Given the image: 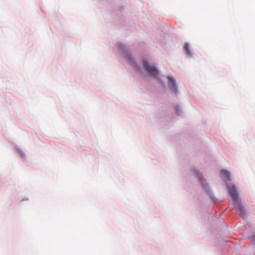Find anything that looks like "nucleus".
<instances>
[{
	"label": "nucleus",
	"instance_id": "f257e3e1",
	"mask_svg": "<svg viewBox=\"0 0 255 255\" xmlns=\"http://www.w3.org/2000/svg\"><path fill=\"white\" fill-rule=\"evenodd\" d=\"M143 66L144 69L152 76L154 78L157 79L158 75V71L154 66H150L148 62L144 60L143 62Z\"/></svg>",
	"mask_w": 255,
	"mask_h": 255
},
{
	"label": "nucleus",
	"instance_id": "f03ea898",
	"mask_svg": "<svg viewBox=\"0 0 255 255\" xmlns=\"http://www.w3.org/2000/svg\"><path fill=\"white\" fill-rule=\"evenodd\" d=\"M234 205L237 213L242 217L244 216L246 214V212L240 201L238 200L237 201L234 202Z\"/></svg>",
	"mask_w": 255,
	"mask_h": 255
},
{
	"label": "nucleus",
	"instance_id": "7ed1b4c3",
	"mask_svg": "<svg viewBox=\"0 0 255 255\" xmlns=\"http://www.w3.org/2000/svg\"><path fill=\"white\" fill-rule=\"evenodd\" d=\"M167 78L168 80V86L170 90L175 94H176L177 92V90L176 86L175 80L174 79L173 77L171 76H168Z\"/></svg>",
	"mask_w": 255,
	"mask_h": 255
},
{
	"label": "nucleus",
	"instance_id": "20e7f679",
	"mask_svg": "<svg viewBox=\"0 0 255 255\" xmlns=\"http://www.w3.org/2000/svg\"><path fill=\"white\" fill-rule=\"evenodd\" d=\"M229 193L233 198V202L239 200L238 195L236 187L233 186L229 189Z\"/></svg>",
	"mask_w": 255,
	"mask_h": 255
},
{
	"label": "nucleus",
	"instance_id": "39448f33",
	"mask_svg": "<svg viewBox=\"0 0 255 255\" xmlns=\"http://www.w3.org/2000/svg\"><path fill=\"white\" fill-rule=\"evenodd\" d=\"M220 174L222 178L224 180H230V174L228 171L222 170L220 172Z\"/></svg>",
	"mask_w": 255,
	"mask_h": 255
},
{
	"label": "nucleus",
	"instance_id": "423d86ee",
	"mask_svg": "<svg viewBox=\"0 0 255 255\" xmlns=\"http://www.w3.org/2000/svg\"><path fill=\"white\" fill-rule=\"evenodd\" d=\"M184 49L186 51L187 54L189 55H191V52L189 50V45L188 43H186L184 46Z\"/></svg>",
	"mask_w": 255,
	"mask_h": 255
},
{
	"label": "nucleus",
	"instance_id": "0eeeda50",
	"mask_svg": "<svg viewBox=\"0 0 255 255\" xmlns=\"http://www.w3.org/2000/svg\"><path fill=\"white\" fill-rule=\"evenodd\" d=\"M126 57H127V59H128L129 63L131 65L133 62L131 56L129 54H127Z\"/></svg>",
	"mask_w": 255,
	"mask_h": 255
},
{
	"label": "nucleus",
	"instance_id": "6e6552de",
	"mask_svg": "<svg viewBox=\"0 0 255 255\" xmlns=\"http://www.w3.org/2000/svg\"><path fill=\"white\" fill-rule=\"evenodd\" d=\"M251 241L255 243V235L251 237Z\"/></svg>",
	"mask_w": 255,
	"mask_h": 255
},
{
	"label": "nucleus",
	"instance_id": "1a4fd4ad",
	"mask_svg": "<svg viewBox=\"0 0 255 255\" xmlns=\"http://www.w3.org/2000/svg\"><path fill=\"white\" fill-rule=\"evenodd\" d=\"M175 110L176 113H177L178 115H179V111L180 110V108L178 107H176L175 108Z\"/></svg>",
	"mask_w": 255,
	"mask_h": 255
}]
</instances>
